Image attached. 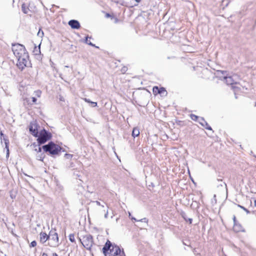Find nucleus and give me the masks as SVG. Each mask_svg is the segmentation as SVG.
Listing matches in <instances>:
<instances>
[{
    "label": "nucleus",
    "instance_id": "nucleus-1",
    "mask_svg": "<svg viewBox=\"0 0 256 256\" xmlns=\"http://www.w3.org/2000/svg\"><path fill=\"white\" fill-rule=\"evenodd\" d=\"M44 152L48 153L51 156H60L62 148L55 144L52 141H50L48 144L42 146Z\"/></svg>",
    "mask_w": 256,
    "mask_h": 256
},
{
    "label": "nucleus",
    "instance_id": "nucleus-2",
    "mask_svg": "<svg viewBox=\"0 0 256 256\" xmlns=\"http://www.w3.org/2000/svg\"><path fill=\"white\" fill-rule=\"evenodd\" d=\"M52 136L51 132L43 128L38 132V136L36 138H37L36 140L38 145L41 146L50 140Z\"/></svg>",
    "mask_w": 256,
    "mask_h": 256
},
{
    "label": "nucleus",
    "instance_id": "nucleus-3",
    "mask_svg": "<svg viewBox=\"0 0 256 256\" xmlns=\"http://www.w3.org/2000/svg\"><path fill=\"white\" fill-rule=\"evenodd\" d=\"M17 58V66L21 70H22L25 67L29 66L28 64H30V62H28L29 56L28 53L22 56H20Z\"/></svg>",
    "mask_w": 256,
    "mask_h": 256
},
{
    "label": "nucleus",
    "instance_id": "nucleus-4",
    "mask_svg": "<svg viewBox=\"0 0 256 256\" xmlns=\"http://www.w3.org/2000/svg\"><path fill=\"white\" fill-rule=\"evenodd\" d=\"M12 50L16 58L28 53L24 46L22 44H16L12 45Z\"/></svg>",
    "mask_w": 256,
    "mask_h": 256
},
{
    "label": "nucleus",
    "instance_id": "nucleus-5",
    "mask_svg": "<svg viewBox=\"0 0 256 256\" xmlns=\"http://www.w3.org/2000/svg\"><path fill=\"white\" fill-rule=\"evenodd\" d=\"M82 243L84 248L90 250L92 244H94L92 236L90 234L84 236L83 238V242Z\"/></svg>",
    "mask_w": 256,
    "mask_h": 256
},
{
    "label": "nucleus",
    "instance_id": "nucleus-6",
    "mask_svg": "<svg viewBox=\"0 0 256 256\" xmlns=\"http://www.w3.org/2000/svg\"><path fill=\"white\" fill-rule=\"evenodd\" d=\"M48 245L50 247H57L59 245L58 234L49 236Z\"/></svg>",
    "mask_w": 256,
    "mask_h": 256
},
{
    "label": "nucleus",
    "instance_id": "nucleus-7",
    "mask_svg": "<svg viewBox=\"0 0 256 256\" xmlns=\"http://www.w3.org/2000/svg\"><path fill=\"white\" fill-rule=\"evenodd\" d=\"M38 125L36 122H30L29 126L30 132L34 137L38 136Z\"/></svg>",
    "mask_w": 256,
    "mask_h": 256
},
{
    "label": "nucleus",
    "instance_id": "nucleus-8",
    "mask_svg": "<svg viewBox=\"0 0 256 256\" xmlns=\"http://www.w3.org/2000/svg\"><path fill=\"white\" fill-rule=\"evenodd\" d=\"M232 220L234 221V230L236 232H244L242 226V225L240 224H239L237 222V220H236V217L234 215L233 216Z\"/></svg>",
    "mask_w": 256,
    "mask_h": 256
},
{
    "label": "nucleus",
    "instance_id": "nucleus-9",
    "mask_svg": "<svg viewBox=\"0 0 256 256\" xmlns=\"http://www.w3.org/2000/svg\"><path fill=\"white\" fill-rule=\"evenodd\" d=\"M68 25L72 29L78 30L80 28V24L79 22L76 20H71L68 22Z\"/></svg>",
    "mask_w": 256,
    "mask_h": 256
},
{
    "label": "nucleus",
    "instance_id": "nucleus-10",
    "mask_svg": "<svg viewBox=\"0 0 256 256\" xmlns=\"http://www.w3.org/2000/svg\"><path fill=\"white\" fill-rule=\"evenodd\" d=\"M152 92L154 94H162L164 92L167 94L166 88L164 87L158 88V86H154L152 88Z\"/></svg>",
    "mask_w": 256,
    "mask_h": 256
},
{
    "label": "nucleus",
    "instance_id": "nucleus-11",
    "mask_svg": "<svg viewBox=\"0 0 256 256\" xmlns=\"http://www.w3.org/2000/svg\"><path fill=\"white\" fill-rule=\"evenodd\" d=\"M40 242L42 244H44L47 240L49 241V236L48 234H47L45 232H40Z\"/></svg>",
    "mask_w": 256,
    "mask_h": 256
},
{
    "label": "nucleus",
    "instance_id": "nucleus-12",
    "mask_svg": "<svg viewBox=\"0 0 256 256\" xmlns=\"http://www.w3.org/2000/svg\"><path fill=\"white\" fill-rule=\"evenodd\" d=\"M3 140L4 142V144H5V148L6 150V158H8L9 157V156H10V150H9V148H8L9 140L7 138V136L4 137Z\"/></svg>",
    "mask_w": 256,
    "mask_h": 256
},
{
    "label": "nucleus",
    "instance_id": "nucleus-13",
    "mask_svg": "<svg viewBox=\"0 0 256 256\" xmlns=\"http://www.w3.org/2000/svg\"><path fill=\"white\" fill-rule=\"evenodd\" d=\"M112 246V244L109 240H107L104 245V246L102 251L109 252L110 248Z\"/></svg>",
    "mask_w": 256,
    "mask_h": 256
},
{
    "label": "nucleus",
    "instance_id": "nucleus-14",
    "mask_svg": "<svg viewBox=\"0 0 256 256\" xmlns=\"http://www.w3.org/2000/svg\"><path fill=\"white\" fill-rule=\"evenodd\" d=\"M180 216L182 217L184 220L186 222H188L190 224H191L192 222V218H190L187 216L186 214L184 212H180Z\"/></svg>",
    "mask_w": 256,
    "mask_h": 256
},
{
    "label": "nucleus",
    "instance_id": "nucleus-15",
    "mask_svg": "<svg viewBox=\"0 0 256 256\" xmlns=\"http://www.w3.org/2000/svg\"><path fill=\"white\" fill-rule=\"evenodd\" d=\"M224 79L226 80V83L228 85H232L234 84V80L232 76H224Z\"/></svg>",
    "mask_w": 256,
    "mask_h": 256
},
{
    "label": "nucleus",
    "instance_id": "nucleus-16",
    "mask_svg": "<svg viewBox=\"0 0 256 256\" xmlns=\"http://www.w3.org/2000/svg\"><path fill=\"white\" fill-rule=\"evenodd\" d=\"M132 135L134 138H136L140 136V130L138 127H134L133 128Z\"/></svg>",
    "mask_w": 256,
    "mask_h": 256
},
{
    "label": "nucleus",
    "instance_id": "nucleus-17",
    "mask_svg": "<svg viewBox=\"0 0 256 256\" xmlns=\"http://www.w3.org/2000/svg\"><path fill=\"white\" fill-rule=\"evenodd\" d=\"M88 38H90L91 37H89L88 35L86 36L85 40H84V42H85L86 44L98 48V46H96V45L94 44H92L90 40H88Z\"/></svg>",
    "mask_w": 256,
    "mask_h": 256
},
{
    "label": "nucleus",
    "instance_id": "nucleus-18",
    "mask_svg": "<svg viewBox=\"0 0 256 256\" xmlns=\"http://www.w3.org/2000/svg\"><path fill=\"white\" fill-rule=\"evenodd\" d=\"M114 248H116L115 252L112 254V256H117L120 254L121 249L116 244H114Z\"/></svg>",
    "mask_w": 256,
    "mask_h": 256
},
{
    "label": "nucleus",
    "instance_id": "nucleus-19",
    "mask_svg": "<svg viewBox=\"0 0 256 256\" xmlns=\"http://www.w3.org/2000/svg\"><path fill=\"white\" fill-rule=\"evenodd\" d=\"M40 44H39V46L37 47L35 46L34 48V50L33 52H34V54L38 55L40 54Z\"/></svg>",
    "mask_w": 256,
    "mask_h": 256
},
{
    "label": "nucleus",
    "instance_id": "nucleus-20",
    "mask_svg": "<svg viewBox=\"0 0 256 256\" xmlns=\"http://www.w3.org/2000/svg\"><path fill=\"white\" fill-rule=\"evenodd\" d=\"M200 120L204 122L206 124V126L204 128L206 130H212V129L210 126L208 122L205 120L204 118H200Z\"/></svg>",
    "mask_w": 256,
    "mask_h": 256
},
{
    "label": "nucleus",
    "instance_id": "nucleus-21",
    "mask_svg": "<svg viewBox=\"0 0 256 256\" xmlns=\"http://www.w3.org/2000/svg\"><path fill=\"white\" fill-rule=\"evenodd\" d=\"M22 10L24 14H27L29 10V8L28 7L26 6L25 4H23L22 6Z\"/></svg>",
    "mask_w": 256,
    "mask_h": 256
},
{
    "label": "nucleus",
    "instance_id": "nucleus-22",
    "mask_svg": "<svg viewBox=\"0 0 256 256\" xmlns=\"http://www.w3.org/2000/svg\"><path fill=\"white\" fill-rule=\"evenodd\" d=\"M238 206L242 210H243L244 211H245L246 212L247 214H250L251 212L249 210H248L245 207H244V206H241L240 204H238ZM255 212H256L255 211H252V214H255Z\"/></svg>",
    "mask_w": 256,
    "mask_h": 256
},
{
    "label": "nucleus",
    "instance_id": "nucleus-23",
    "mask_svg": "<svg viewBox=\"0 0 256 256\" xmlns=\"http://www.w3.org/2000/svg\"><path fill=\"white\" fill-rule=\"evenodd\" d=\"M190 117L192 120H193L194 121H198V120H200V118H201V117L198 116L194 114H190Z\"/></svg>",
    "mask_w": 256,
    "mask_h": 256
},
{
    "label": "nucleus",
    "instance_id": "nucleus-24",
    "mask_svg": "<svg viewBox=\"0 0 256 256\" xmlns=\"http://www.w3.org/2000/svg\"><path fill=\"white\" fill-rule=\"evenodd\" d=\"M44 157H45V155L44 154V153H42L38 155V156H36V159L38 160H40V161H43Z\"/></svg>",
    "mask_w": 256,
    "mask_h": 256
},
{
    "label": "nucleus",
    "instance_id": "nucleus-25",
    "mask_svg": "<svg viewBox=\"0 0 256 256\" xmlns=\"http://www.w3.org/2000/svg\"><path fill=\"white\" fill-rule=\"evenodd\" d=\"M69 240L72 242H75L74 236V234H70L68 236Z\"/></svg>",
    "mask_w": 256,
    "mask_h": 256
},
{
    "label": "nucleus",
    "instance_id": "nucleus-26",
    "mask_svg": "<svg viewBox=\"0 0 256 256\" xmlns=\"http://www.w3.org/2000/svg\"><path fill=\"white\" fill-rule=\"evenodd\" d=\"M56 234H58L56 232V230L52 229L50 231L48 236H54Z\"/></svg>",
    "mask_w": 256,
    "mask_h": 256
},
{
    "label": "nucleus",
    "instance_id": "nucleus-27",
    "mask_svg": "<svg viewBox=\"0 0 256 256\" xmlns=\"http://www.w3.org/2000/svg\"><path fill=\"white\" fill-rule=\"evenodd\" d=\"M68 168H71L72 170H74L75 169V165H74V162H70L68 166Z\"/></svg>",
    "mask_w": 256,
    "mask_h": 256
},
{
    "label": "nucleus",
    "instance_id": "nucleus-28",
    "mask_svg": "<svg viewBox=\"0 0 256 256\" xmlns=\"http://www.w3.org/2000/svg\"><path fill=\"white\" fill-rule=\"evenodd\" d=\"M27 103L28 104H32L31 99L28 98H26L24 99V104Z\"/></svg>",
    "mask_w": 256,
    "mask_h": 256
},
{
    "label": "nucleus",
    "instance_id": "nucleus-29",
    "mask_svg": "<svg viewBox=\"0 0 256 256\" xmlns=\"http://www.w3.org/2000/svg\"><path fill=\"white\" fill-rule=\"evenodd\" d=\"M132 6H138V3H139L141 1V0H132Z\"/></svg>",
    "mask_w": 256,
    "mask_h": 256
},
{
    "label": "nucleus",
    "instance_id": "nucleus-30",
    "mask_svg": "<svg viewBox=\"0 0 256 256\" xmlns=\"http://www.w3.org/2000/svg\"><path fill=\"white\" fill-rule=\"evenodd\" d=\"M228 4H229L228 0H223L222 1V4L224 6V7L223 8H224V7H226L228 6Z\"/></svg>",
    "mask_w": 256,
    "mask_h": 256
},
{
    "label": "nucleus",
    "instance_id": "nucleus-31",
    "mask_svg": "<svg viewBox=\"0 0 256 256\" xmlns=\"http://www.w3.org/2000/svg\"><path fill=\"white\" fill-rule=\"evenodd\" d=\"M64 157L66 159H71L73 157V154H64Z\"/></svg>",
    "mask_w": 256,
    "mask_h": 256
},
{
    "label": "nucleus",
    "instance_id": "nucleus-32",
    "mask_svg": "<svg viewBox=\"0 0 256 256\" xmlns=\"http://www.w3.org/2000/svg\"><path fill=\"white\" fill-rule=\"evenodd\" d=\"M36 244H37L36 242V240H33V241H32V242H30V248L34 247V246H36Z\"/></svg>",
    "mask_w": 256,
    "mask_h": 256
},
{
    "label": "nucleus",
    "instance_id": "nucleus-33",
    "mask_svg": "<svg viewBox=\"0 0 256 256\" xmlns=\"http://www.w3.org/2000/svg\"><path fill=\"white\" fill-rule=\"evenodd\" d=\"M128 214H129V215H128L129 218H130L132 220H134V221H136V222H138V220H136L135 218H134V217H133V216H132L131 214H130V212H128Z\"/></svg>",
    "mask_w": 256,
    "mask_h": 256
},
{
    "label": "nucleus",
    "instance_id": "nucleus-34",
    "mask_svg": "<svg viewBox=\"0 0 256 256\" xmlns=\"http://www.w3.org/2000/svg\"><path fill=\"white\" fill-rule=\"evenodd\" d=\"M31 101L32 104L36 103L37 101V98L35 97H32L31 98Z\"/></svg>",
    "mask_w": 256,
    "mask_h": 256
},
{
    "label": "nucleus",
    "instance_id": "nucleus-35",
    "mask_svg": "<svg viewBox=\"0 0 256 256\" xmlns=\"http://www.w3.org/2000/svg\"><path fill=\"white\" fill-rule=\"evenodd\" d=\"M138 221L141 222H148V220L146 218H142L140 220H138Z\"/></svg>",
    "mask_w": 256,
    "mask_h": 256
},
{
    "label": "nucleus",
    "instance_id": "nucleus-36",
    "mask_svg": "<svg viewBox=\"0 0 256 256\" xmlns=\"http://www.w3.org/2000/svg\"><path fill=\"white\" fill-rule=\"evenodd\" d=\"M198 122L204 128L206 126V124H205L204 122L200 120H198Z\"/></svg>",
    "mask_w": 256,
    "mask_h": 256
},
{
    "label": "nucleus",
    "instance_id": "nucleus-37",
    "mask_svg": "<svg viewBox=\"0 0 256 256\" xmlns=\"http://www.w3.org/2000/svg\"><path fill=\"white\" fill-rule=\"evenodd\" d=\"M114 244H112V248H110V250H109L110 254L114 250V248H115Z\"/></svg>",
    "mask_w": 256,
    "mask_h": 256
},
{
    "label": "nucleus",
    "instance_id": "nucleus-38",
    "mask_svg": "<svg viewBox=\"0 0 256 256\" xmlns=\"http://www.w3.org/2000/svg\"><path fill=\"white\" fill-rule=\"evenodd\" d=\"M42 147L40 146H38V149L35 148V150L38 152H42Z\"/></svg>",
    "mask_w": 256,
    "mask_h": 256
},
{
    "label": "nucleus",
    "instance_id": "nucleus-39",
    "mask_svg": "<svg viewBox=\"0 0 256 256\" xmlns=\"http://www.w3.org/2000/svg\"><path fill=\"white\" fill-rule=\"evenodd\" d=\"M55 64L54 62H51V66L53 68L54 70L58 72V70L55 67Z\"/></svg>",
    "mask_w": 256,
    "mask_h": 256
},
{
    "label": "nucleus",
    "instance_id": "nucleus-40",
    "mask_svg": "<svg viewBox=\"0 0 256 256\" xmlns=\"http://www.w3.org/2000/svg\"><path fill=\"white\" fill-rule=\"evenodd\" d=\"M90 104H92V107H96L97 106V102H90Z\"/></svg>",
    "mask_w": 256,
    "mask_h": 256
},
{
    "label": "nucleus",
    "instance_id": "nucleus-41",
    "mask_svg": "<svg viewBox=\"0 0 256 256\" xmlns=\"http://www.w3.org/2000/svg\"><path fill=\"white\" fill-rule=\"evenodd\" d=\"M120 256H126L125 253L124 252V249L121 250L120 254H119Z\"/></svg>",
    "mask_w": 256,
    "mask_h": 256
},
{
    "label": "nucleus",
    "instance_id": "nucleus-42",
    "mask_svg": "<svg viewBox=\"0 0 256 256\" xmlns=\"http://www.w3.org/2000/svg\"><path fill=\"white\" fill-rule=\"evenodd\" d=\"M218 74L219 73H220L222 74H225L226 73V71H223V70H218Z\"/></svg>",
    "mask_w": 256,
    "mask_h": 256
},
{
    "label": "nucleus",
    "instance_id": "nucleus-43",
    "mask_svg": "<svg viewBox=\"0 0 256 256\" xmlns=\"http://www.w3.org/2000/svg\"><path fill=\"white\" fill-rule=\"evenodd\" d=\"M105 17L106 18H112V15L109 13H106L105 14Z\"/></svg>",
    "mask_w": 256,
    "mask_h": 256
},
{
    "label": "nucleus",
    "instance_id": "nucleus-44",
    "mask_svg": "<svg viewBox=\"0 0 256 256\" xmlns=\"http://www.w3.org/2000/svg\"><path fill=\"white\" fill-rule=\"evenodd\" d=\"M127 70V68L125 66H124L122 68V72H125Z\"/></svg>",
    "mask_w": 256,
    "mask_h": 256
},
{
    "label": "nucleus",
    "instance_id": "nucleus-45",
    "mask_svg": "<svg viewBox=\"0 0 256 256\" xmlns=\"http://www.w3.org/2000/svg\"><path fill=\"white\" fill-rule=\"evenodd\" d=\"M32 146H34V148H36L37 146L38 147V146H40L38 145V144H36V142H34V143L32 144Z\"/></svg>",
    "mask_w": 256,
    "mask_h": 256
},
{
    "label": "nucleus",
    "instance_id": "nucleus-46",
    "mask_svg": "<svg viewBox=\"0 0 256 256\" xmlns=\"http://www.w3.org/2000/svg\"><path fill=\"white\" fill-rule=\"evenodd\" d=\"M102 252L104 256H107L108 254H110L109 252H104V251H102Z\"/></svg>",
    "mask_w": 256,
    "mask_h": 256
},
{
    "label": "nucleus",
    "instance_id": "nucleus-47",
    "mask_svg": "<svg viewBox=\"0 0 256 256\" xmlns=\"http://www.w3.org/2000/svg\"><path fill=\"white\" fill-rule=\"evenodd\" d=\"M0 140H2V136L3 138L6 136H4V134H3V132L2 131L0 132Z\"/></svg>",
    "mask_w": 256,
    "mask_h": 256
},
{
    "label": "nucleus",
    "instance_id": "nucleus-48",
    "mask_svg": "<svg viewBox=\"0 0 256 256\" xmlns=\"http://www.w3.org/2000/svg\"><path fill=\"white\" fill-rule=\"evenodd\" d=\"M84 100L85 102H87L88 103H90V102H91V100L90 99H88L86 98H85Z\"/></svg>",
    "mask_w": 256,
    "mask_h": 256
},
{
    "label": "nucleus",
    "instance_id": "nucleus-49",
    "mask_svg": "<svg viewBox=\"0 0 256 256\" xmlns=\"http://www.w3.org/2000/svg\"><path fill=\"white\" fill-rule=\"evenodd\" d=\"M95 202L96 204H97V205H98V206H101V204H100V202H98V201H97V200H96V202ZM102 207H104V206L103 205H102Z\"/></svg>",
    "mask_w": 256,
    "mask_h": 256
},
{
    "label": "nucleus",
    "instance_id": "nucleus-50",
    "mask_svg": "<svg viewBox=\"0 0 256 256\" xmlns=\"http://www.w3.org/2000/svg\"><path fill=\"white\" fill-rule=\"evenodd\" d=\"M182 243L184 245L187 246H190V248H192V246L190 244H188L187 243L185 242H183Z\"/></svg>",
    "mask_w": 256,
    "mask_h": 256
},
{
    "label": "nucleus",
    "instance_id": "nucleus-51",
    "mask_svg": "<svg viewBox=\"0 0 256 256\" xmlns=\"http://www.w3.org/2000/svg\"><path fill=\"white\" fill-rule=\"evenodd\" d=\"M108 210H107L104 216L106 218H108Z\"/></svg>",
    "mask_w": 256,
    "mask_h": 256
},
{
    "label": "nucleus",
    "instance_id": "nucleus-52",
    "mask_svg": "<svg viewBox=\"0 0 256 256\" xmlns=\"http://www.w3.org/2000/svg\"><path fill=\"white\" fill-rule=\"evenodd\" d=\"M60 101H64V98L62 96H60Z\"/></svg>",
    "mask_w": 256,
    "mask_h": 256
},
{
    "label": "nucleus",
    "instance_id": "nucleus-53",
    "mask_svg": "<svg viewBox=\"0 0 256 256\" xmlns=\"http://www.w3.org/2000/svg\"><path fill=\"white\" fill-rule=\"evenodd\" d=\"M42 256H48V254L46 253H43Z\"/></svg>",
    "mask_w": 256,
    "mask_h": 256
},
{
    "label": "nucleus",
    "instance_id": "nucleus-54",
    "mask_svg": "<svg viewBox=\"0 0 256 256\" xmlns=\"http://www.w3.org/2000/svg\"><path fill=\"white\" fill-rule=\"evenodd\" d=\"M254 206L256 207V200L254 201Z\"/></svg>",
    "mask_w": 256,
    "mask_h": 256
},
{
    "label": "nucleus",
    "instance_id": "nucleus-55",
    "mask_svg": "<svg viewBox=\"0 0 256 256\" xmlns=\"http://www.w3.org/2000/svg\"><path fill=\"white\" fill-rule=\"evenodd\" d=\"M181 122H182V121H180V120H179L177 123H178V124H180V123H181Z\"/></svg>",
    "mask_w": 256,
    "mask_h": 256
},
{
    "label": "nucleus",
    "instance_id": "nucleus-56",
    "mask_svg": "<svg viewBox=\"0 0 256 256\" xmlns=\"http://www.w3.org/2000/svg\"><path fill=\"white\" fill-rule=\"evenodd\" d=\"M61 151L65 152V151H66V150H65L64 148H62V150H61Z\"/></svg>",
    "mask_w": 256,
    "mask_h": 256
},
{
    "label": "nucleus",
    "instance_id": "nucleus-57",
    "mask_svg": "<svg viewBox=\"0 0 256 256\" xmlns=\"http://www.w3.org/2000/svg\"><path fill=\"white\" fill-rule=\"evenodd\" d=\"M193 252H196V248H194V249Z\"/></svg>",
    "mask_w": 256,
    "mask_h": 256
},
{
    "label": "nucleus",
    "instance_id": "nucleus-58",
    "mask_svg": "<svg viewBox=\"0 0 256 256\" xmlns=\"http://www.w3.org/2000/svg\"><path fill=\"white\" fill-rule=\"evenodd\" d=\"M65 67H66V68H68V66H65Z\"/></svg>",
    "mask_w": 256,
    "mask_h": 256
},
{
    "label": "nucleus",
    "instance_id": "nucleus-59",
    "mask_svg": "<svg viewBox=\"0 0 256 256\" xmlns=\"http://www.w3.org/2000/svg\"><path fill=\"white\" fill-rule=\"evenodd\" d=\"M252 202L250 201V205L252 206Z\"/></svg>",
    "mask_w": 256,
    "mask_h": 256
},
{
    "label": "nucleus",
    "instance_id": "nucleus-60",
    "mask_svg": "<svg viewBox=\"0 0 256 256\" xmlns=\"http://www.w3.org/2000/svg\"><path fill=\"white\" fill-rule=\"evenodd\" d=\"M254 106H256V102L255 103Z\"/></svg>",
    "mask_w": 256,
    "mask_h": 256
},
{
    "label": "nucleus",
    "instance_id": "nucleus-61",
    "mask_svg": "<svg viewBox=\"0 0 256 256\" xmlns=\"http://www.w3.org/2000/svg\"><path fill=\"white\" fill-rule=\"evenodd\" d=\"M112 256V255L111 256Z\"/></svg>",
    "mask_w": 256,
    "mask_h": 256
},
{
    "label": "nucleus",
    "instance_id": "nucleus-62",
    "mask_svg": "<svg viewBox=\"0 0 256 256\" xmlns=\"http://www.w3.org/2000/svg\"><path fill=\"white\" fill-rule=\"evenodd\" d=\"M256 158V156H254Z\"/></svg>",
    "mask_w": 256,
    "mask_h": 256
}]
</instances>
